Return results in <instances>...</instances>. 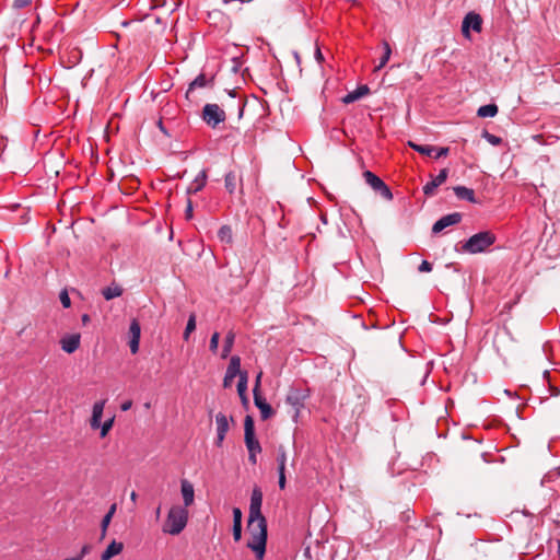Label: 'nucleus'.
<instances>
[{
	"instance_id": "f257e3e1",
	"label": "nucleus",
	"mask_w": 560,
	"mask_h": 560,
	"mask_svg": "<svg viewBox=\"0 0 560 560\" xmlns=\"http://www.w3.org/2000/svg\"><path fill=\"white\" fill-rule=\"evenodd\" d=\"M247 528L250 536L247 547L255 552L257 560H262L266 552L267 521L261 517L260 521L254 522V525L248 522Z\"/></svg>"
},
{
	"instance_id": "f03ea898",
	"label": "nucleus",
	"mask_w": 560,
	"mask_h": 560,
	"mask_svg": "<svg viewBox=\"0 0 560 560\" xmlns=\"http://www.w3.org/2000/svg\"><path fill=\"white\" fill-rule=\"evenodd\" d=\"M497 241V236L491 231H481L471 235L462 244V252L468 254H479L486 252Z\"/></svg>"
},
{
	"instance_id": "7ed1b4c3",
	"label": "nucleus",
	"mask_w": 560,
	"mask_h": 560,
	"mask_svg": "<svg viewBox=\"0 0 560 560\" xmlns=\"http://www.w3.org/2000/svg\"><path fill=\"white\" fill-rule=\"evenodd\" d=\"M188 521V511L183 506H172L168 511L163 532L171 535H178L186 527Z\"/></svg>"
},
{
	"instance_id": "20e7f679",
	"label": "nucleus",
	"mask_w": 560,
	"mask_h": 560,
	"mask_svg": "<svg viewBox=\"0 0 560 560\" xmlns=\"http://www.w3.org/2000/svg\"><path fill=\"white\" fill-rule=\"evenodd\" d=\"M310 397V389L303 387L292 386L290 387L285 404L292 408V419L296 422L301 410L305 407V401Z\"/></svg>"
},
{
	"instance_id": "39448f33",
	"label": "nucleus",
	"mask_w": 560,
	"mask_h": 560,
	"mask_svg": "<svg viewBox=\"0 0 560 560\" xmlns=\"http://www.w3.org/2000/svg\"><path fill=\"white\" fill-rule=\"evenodd\" d=\"M201 118L209 127L215 129L225 121L226 115L218 104L208 103L202 108Z\"/></svg>"
},
{
	"instance_id": "423d86ee",
	"label": "nucleus",
	"mask_w": 560,
	"mask_h": 560,
	"mask_svg": "<svg viewBox=\"0 0 560 560\" xmlns=\"http://www.w3.org/2000/svg\"><path fill=\"white\" fill-rule=\"evenodd\" d=\"M244 441L248 453H260L261 446L256 439L254 419L246 416L244 420Z\"/></svg>"
},
{
	"instance_id": "0eeeda50",
	"label": "nucleus",
	"mask_w": 560,
	"mask_h": 560,
	"mask_svg": "<svg viewBox=\"0 0 560 560\" xmlns=\"http://www.w3.org/2000/svg\"><path fill=\"white\" fill-rule=\"evenodd\" d=\"M363 177L366 184L376 192L380 194L384 199L392 200L393 192L390 188L384 183L382 178L375 175L371 171L363 172Z\"/></svg>"
},
{
	"instance_id": "6e6552de",
	"label": "nucleus",
	"mask_w": 560,
	"mask_h": 560,
	"mask_svg": "<svg viewBox=\"0 0 560 560\" xmlns=\"http://www.w3.org/2000/svg\"><path fill=\"white\" fill-rule=\"evenodd\" d=\"M261 504H262V492L260 488L254 487L252 491L250 497V504H249V516L248 522L250 525H254V522L260 521L261 517H265L261 514Z\"/></svg>"
},
{
	"instance_id": "1a4fd4ad",
	"label": "nucleus",
	"mask_w": 560,
	"mask_h": 560,
	"mask_svg": "<svg viewBox=\"0 0 560 560\" xmlns=\"http://www.w3.org/2000/svg\"><path fill=\"white\" fill-rule=\"evenodd\" d=\"M408 145L418 153L427 156H433L434 159L446 156L450 152V149L447 147L435 148L433 145L428 144H417L412 141H409Z\"/></svg>"
},
{
	"instance_id": "9d476101",
	"label": "nucleus",
	"mask_w": 560,
	"mask_h": 560,
	"mask_svg": "<svg viewBox=\"0 0 560 560\" xmlns=\"http://www.w3.org/2000/svg\"><path fill=\"white\" fill-rule=\"evenodd\" d=\"M244 371H241V358L238 355H233L230 359V363L228 365L224 378H223V386L230 387L233 383V380L238 376L241 377V374Z\"/></svg>"
},
{
	"instance_id": "9b49d317",
	"label": "nucleus",
	"mask_w": 560,
	"mask_h": 560,
	"mask_svg": "<svg viewBox=\"0 0 560 560\" xmlns=\"http://www.w3.org/2000/svg\"><path fill=\"white\" fill-rule=\"evenodd\" d=\"M462 221V214L459 212H453L440 218L432 226V233L438 234L444 229L458 224Z\"/></svg>"
},
{
	"instance_id": "f8f14e48",
	"label": "nucleus",
	"mask_w": 560,
	"mask_h": 560,
	"mask_svg": "<svg viewBox=\"0 0 560 560\" xmlns=\"http://www.w3.org/2000/svg\"><path fill=\"white\" fill-rule=\"evenodd\" d=\"M129 348L132 354H136L139 351V343L141 337V327L139 322L133 318L129 326Z\"/></svg>"
},
{
	"instance_id": "ddd939ff",
	"label": "nucleus",
	"mask_w": 560,
	"mask_h": 560,
	"mask_svg": "<svg viewBox=\"0 0 560 560\" xmlns=\"http://www.w3.org/2000/svg\"><path fill=\"white\" fill-rule=\"evenodd\" d=\"M482 27V19L479 14L475 12H469L463 21L462 24V31L463 33L468 36L469 30H474L475 32H480Z\"/></svg>"
},
{
	"instance_id": "4468645a",
	"label": "nucleus",
	"mask_w": 560,
	"mask_h": 560,
	"mask_svg": "<svg viewBox=\"0 0 560 560\" xmlns=\"http://www.w3.org/2000/svg\"><path fill=\"white\" fill-rule=\"evenodd\" d=\"M447 176H448V170L447 168L441 170L438 176L433 177L430 182H428L423 186V194L425 196H433L435 192V189L445 183V180L447 179Z\"/></svg>"
},
{
	"instance_id": "2eb2a0df",
	"label": "nucleus",
	"mask_w": 560,
	"mask_h": 560,
	"mask_svg": "<svg viewBox=\"0 0 560 560\" xmlns=\"http://www.w3.org/2000/svg\"><path fill=\"white\" fill-rule=\"evenodd\" d=\"M80 340H81L80 334H71V335L65 336L60 340L61 349L67 353H73L74 351H77L79 349Z\"/></svg>"
},
{
	"instance_id": "dca6fc26",
	"label": "nucleus",
	"mask_w": 560,
	"mask_h": 560,
	"mask_svg": "<svg viewBox=\"0 0 560 560\" xmlns=\"http://www.w3.org/2000/svg\"><path fill=\"white\" fill-rule=\"evenodd\" d=\"M254 404L259 409L262 420H267L273 416L275 411L272 407L267 402L261 394L256 393V395H254Z\"/></svg>"
},
{
	"instance_id": "f3484780",
	"label": "nucleus",
	"mask_w": 560,
	"mask_h": 560,
	"mask_svg": "<svg viewBox=\"0 0 560 560\" xmlns=\"http://www.w3.org/2000/svg\"><path fill=\"white\" fill-rule=\"evenodd\" d=\"M105 404H106V399H103V400H98V401L94 402V405H93L90 425L94 430H96L101 427V419L103 416Z\"/></svg>"
},
{
	"instance_id": "a211bd4d",
	"label": "nucleus",
	"mask_w": 560,
	"mask_h": 560,
	"mask_svg": "<svg viewBox=\"0 0 560 560\" xmlns=\"http://www.w3.org/2000/svg\"><path fill=\"white\" fill-rule=\"evenodd\" d=\"M207 180H208V172H207V170H202L201 172H199V174L195 177V179L188 186L187 195L197 194L198 191L202 190V188L207 184Z\"/></svg>"
},
{
	"instance_id": "6ab92c4d",
	"label": "nucleus",
	"mask_w": 560,
	"mask_h": 560,
	"mask_svg": "<svg viewBox=\"0 0 560 560\" xmlns=\"http://www.w3.org/2000/svg\"><path fill=\"white\" fill-rule=\"evenodd\" d=\"M180 491L185 504V509L190 506L195 500V490L194 486L186 479H183L180 482Z\"/></svg>"
},
{
	"instance_id": "aec40b11",
	"label": "nucleus",
	"mask_w": 560,
	"mask_h": 560,
	"mask_svg": "<svg viewBox=\"0 0 560 560\" xmlns=\"http://www.w3.org/2000/svg\"><path fill=\"white\" fill-rule=\"evenodd\" d=\"M370 93V89L368 85H360L354 91L349 92L347 95L342 97V102L345 104H351L361 97L368 95Z\"/></svg>"
},
{
	"instance_id": "412c9836",
	"label": "nucleus",
	"mask_w": 560,
	"mask_h": 560,
	"mask_svg": "<svg viewBox=\"0 0 560 560\" xmlns=\"http://www.w3.org/2000/svg\"><path fill=\"white\" fill-rule=\"evenodd\" d=\"M454 194L460 200H467L471 203H477V199L475 197V191L471 188L465 186H456L453 188Z\"/></svg>"
},
{
	"instance_id": "4be33fe9",
	"label": "nucleus",
	"mask_w": 560,
	"mask_h": 560,
	"mask_svg": "<svg viewBox=\"0 0 560 560\" xmlns=\"http://www.w3.org/2000/svg\"><path fill=\"white\" fill-rule=\"evenodd\" d=\"M122 542L113 540L101 555V560H110L113 557L119 555L122 551Z\"/></svg>"
},
{
	"instance_id": "5701e85b",
	"label": "nucleus",
	"mask_w": 560,
	"mask_h": 560,
	"mask_svg": "<svg viewBox=\"0 0 560 560\" xmlns=\"http://www.w3.org/2000/svg\"><path fill=\"white\" fill-rule=\"evenodd\" d=\"M233 537L235 541L242 537V511L238 508L233 509Z\"/></svg>"
},
{
	"instance_id": "b1692460",
	"label": "nucleus",
	"mask_w": 560,
	"mask_h": 560,
	"mask_svg": "<svg viewBox=\"0 0 560 560\" xmlns=\"http://www.w3.org/2000/svg\"><path fill=\"white\" fill-rule=\"evenodd\" d=\"M234 341H235V334L233 330H230L224 338L223 348H222V352H221L222 359H226L229 357V354L231 353L232 348L234 346Z\"/></svg>"
},
{
	"instance_id": "393cba45",
	"label": "nucleus",
	"mask_w": 560,
	"mask_h": 560,
	"mask_svg": "<svg viewBox=\"0 0 560 560\" xmlns=\"http://www.w3.org/2000/svg\"><path fill=\"white\" fill-rule=\"evenodd\" d=\"M238 178L235 174V172H229L225 174L224 176V186H225V189L228 190V192L230 195H233L236 190V187H237V183H238Z\"/></svg>"
},
{
	"instance_id": "a878e982",
	"label": "nucleus",
	"mask_w": 560,
	"mask_h": 560,
	"mask_svg": "<svg viewBox=\"0 0 560 560\" xmlns=\"http://www.w3.org/2000/svg\"><path fill=\"white\" fill-rule=\"evenodd\" d=\"M499 112V108L495 104H487L482 105L478 108L477 115L478 117L486 118V117H494Z\"/></svg>"
},
{
	"instance_id": "bb28decb",
	"label": "nucleus",
	"mask_w": 560,
	"mask_h": 560,
	"mask_svg": "<svg viewBox=\"0 0 560 560\" xmlns=\"http://www.w3.org/2000/svg\"><path fill=\"white\" fill-rule=\"evenodd\" d=\"M217 434L225 435L229 431V421L224 413L219 412L215 416Z\"/></svg>"
},
{
	"instance_id": "cd10ccee",
	"label": "nucleus",
	"mask_w": 560,
	"mask_h": 560,
	"mask_svg": "<svg viewBox=\"0 0 560 560\" xmlns=\"http://www.w3.org/2000/svg\"><path fill=\"white\" fill-rule=\"evenodd\" d=\"M218 237L222 243L232 244L233 233L231 226L222 225L218 231Z\"/></svg>"
},
{
	"instance_id": "c85d7f7f",
	"label": "nucleus",
	"mask_w": 560,
	"mask_h": 560,
	"mask_svg": "<svg viewBox=\"0 0 560 560\" xmlns=\"http://www.w3.org/2000/svg\"><path fill=\"white\" fill-rule=\"evenodd\" d=\"M102 294L105 300L109 301L120 296L122 294V289L118 285H109L102 290Z\"/></svg>"
},
{
	"instance_id": "c756f323",
	"label": "nucleus",
	"mask_w": 560,
	"mask_h": 560,
	"mask_svg": "<svg viewBox=\"0 0 560 560\" xmlns=\"http://www.w3.org/2000/svg\"><path fill=\"white\" fill-rule=\"evenodd\" d=\"M115 512H116V504L114 503L110 505L108 512L104 515V517L102 520V523H101L102 538L105 537L107 527H108Z\"/></svg>"
},
{
	"instance_id": "7c9ffc66",
	"label": "nucleus",
	"mask_w": 560,
	"mask_h": 560,
	"mask_svg": "<svg viewBox=\"0 0 560 560\" xmlns=\"http://www.w3.org/2000/svg\"><path fill=\"white\" fill-rule=\"evenodd\" d=\"M383 48L384 54L380 59V63L375 67V71L381 70L385 65L388 62L390 55H392V48L387 42H383Z\"/></svg>"
},
{
	"instance_id": "2f4dec72",
	"label": "nucleus",
	"mask_w": 560,
	"mask_h": 560,
	"mask_svg": "<svg viewBox=\"0 0 560 560\" xmlns=\"http://www.w3.org/2000/svg\"><path fill=\"white\" fill-rule=\"evenodd\" d=\"M207 85V78L203 73H200L195 78V80L189 84V88L186 92V97H189L190 92L196 88H205Z\"/></svg>"
},
{
	"instance_id": "473e14b6",
	"label": "nucleus",
	"mask_w": 560,
	"mask_h": 560,
	"mask_svg": "<svg viewBox=\"0 0 560 560\" xmlns=\"http://www.w3.org/2000/svg\"><path fill=\"white\" fill-rule=\"evenodd\" d=\"M196 329V315L195 314H190L189 315V318L187 320V325H186V328L184 330V334H183V338L185 340H188L189 339V336L190 334Z\"/></svg>"
},
{
	"instance_id": "72a5a7b5",
	"label": "nucleus",
	"mask_w": 560,
	"mask_h": 560,
	"mask_svg": "<svg viewBox=\"0 0 560 560\" xmlns=\"http://www.w3.org/2000/svg\"><path fill=\"white\" fill-rule=\"evenodd\" d=\"M247 383H248L247 372H243L241 374V377L238 378V383H237L238 396H243V395L246 394V392H247Z\"/></svg>"
},
{
	"instance_id": "f704fd0d",
	"label": "nucleus",
	"mask_w": 560,
	"mask_h": 560,
	"mask_svg": "<svg viewBox=\"0 0 560 560\" xmlns=\"http://www.w3.org/2000/svg\"><path fill=\"white\" fill-rule=\"evenodd\" d=\"M482 137L492 145H499L502 142V139L500 137L492 135L487 130L482 131Z\"/></svg>"
},
{
	"instance_id": "c9c22d12",
	"label": "nucleus",
	"mask_w": 560,
	"mask_h": 560,
	"mask_svg": "<svg viewBox=\"0 0 560 560\" xmlns=\"http://www.w3.org/2000/svg\"><path fill=\"white\" fill-rule=\"evenodd\" d=\"M277 464H278V466L287 465V452L282 445L279 446L278 451H277Z\"/></svg>"
},
{
	"instance_id": "e433bc0d",
	"label": "nucleus",
	"mask_w": 560,
	"mask_h": 560,
	"mask_svg": "<svg viewBox=\"0 0 560 560\" xmlns=\"http://www.w3.org/2000/svg\"><path fill=\"white\" fill-rule=\"evenodd\" d=\"M113 424H114V418H110V419L106 420L104 423H101V427L98 428V429H101V438H105L108 434V432L113 428Z\"/></svg>"
},
{
	"instance_id": "4c0bfd02",
	"label": "nucleus",
	"mask_w": 560,
	"mask_h": 560,
	"mask_svg": "<svg viewBox=\"0 0 560 560\" xmlns=\"http://www.w3.org/2000/svg\"><path fill=\"white\" fill-rule=\"evenodd\" d=\"M220 334L218 331L213 332L210 338L209 348L212 353H217L219 347Z\"/></svg>"
},
{
	"instance_id": "58836bf2",
	"label": "nucleus",
	"mask_w": 560,
	"mask_h": 560,
	"mask_svg": "<svg viewBox=\"0 0 560 560\" xmlns=\"http://www.w3.org/2000/svg\"><path fill=\"white\" fill-rule=\"evenodd\" d=\"M59 299H60V302H61V304H62V306H63L65 308L70 307V305H71V300H70V298H69V295H68V292H67L66 290L61 291V293H60V295H59Z\"/></svg>"
},
{
	"instance_id": "ea45409f",
	"label": "nucleus",
	"mask_w": 560,
	"mask_h": 560,
	"mask_svg": "<svg viewBox=\"0 0 560 560\" xmlns=\"http://www.w3.org/2000/svg\"><path fill=\"white\" fill-rule=\"evenodd\" d=\"M32 3V0H13V8L14 9H24L28 7Z\"/></svg>"
},
{
	"instance_id": "a19ab883",
	"label": "nucleus",
	"mask_w": 560,
	"mask_h": 560,
	"mask_svg": "<svg viewBox=\"0 0 560 560\" xmlns=\"http://www.w3.org/2000/svg\"><path fill=\"white\" fill-rule=\"evenodd\" d=\"M418 270L420 272H430L432 270V264L428 260H422L418 267Z\"/></svg>"
},
{
	"instance_id": "79ce46f5",
	"label": "nucleus",
	"mask_w": 560,
	"mask_h": 560,
	"mask_svg": "<svg viewBox=\"0 0 560 560\" xmlns=\"http://www.w3.org/2000/svg\"><path fill=\"white\" fill-rule=\"evenodd\" d=\"M261 376H262V372H259L256 376V380H255V386L253 388V394L256 395L257 394H261L260 393V383H261Z\"/></svg>"
},
{
	"instance_id": "37998d69",
	"label": "nucleus",
	"mask_w": 560,
	"mask_h": 560,
	"mask_svg": "<svg viewBox=\"0 0 560 560\" xmlns=\"http://www.w3.org/2000/svg\"><path fill=\"white\" fill-rule=\"evenodd\" d=\"M92 550V546L86 544L84 546H82L80 552L75 556V557H80V560H83V558L89 555Z\"/></svg>"
},
{
	"instance_id": "c03bdc74",
	"label": "nucleus",
	"mask_w": 560,
	"mask_h": 560,
	"mask_svg": "<svg viewBox=\"0 0 560 560\" xmlns=\"http://www.w3.org/2000/svg\"><path fill=\"white\" fill-rule=\"evenodd\" d=\"M245 104H246L245 101L242 97H240L238 101H237V108H238V116L240 117L243 116Z\"/></svg>"
},
{
	"instance_id": "a18cd8bd",
	"label": "nucleus",
	"mask_w": 560,
	"mask_h": 560,
	"mask_svg": "<svg viewBox=\"0 0 560 560\" xmlns=\"http://www.w3.org/2000/svg\"><path fill=\"white\" fill-rule=\"evenodd\" d=\"M185 212H186V218L187 219H191V217H192V202H191L190 199H188V201H187V207H186V211Z\"/></svg>"
},
{
	"instance_id": "49530a36",
	"label": "nucleus",
	"mask_w": 560,
	"mask_h": 560,
	"mask_svg": "<svg viewBox=\"0 0 560 560\" xmlns=\"http://www.w3.org/2000/svg\"><path fill=\"white\" fill-rule=\"evenodd\" d=\"M132 407V400H125L121 405H120V409L122 411H128L130 408Z\"/></svg>"
},
{
	"instance_id": "de8ad7c7",
	"label": "nucleus",
	"mask_w": 560,
	"mask_h": 560,
	"mask_svg": "<svg viewBox=\"0 0 560 560\" xmlns=\"http://www.w3.org/2000/svg\"><path fill=\"white\" fill-rule=\"evenodd\" d=\"M257 454L258 453H248V460L252 465L257 464Z\"/></svg>"
},
{
	"instance_id": "09e8293b",
	"label": "nucleus",
	"mask_w": 560,
	"mask_h": 560,
	"mask_svg": "<svg viewBox=\"0 0 560 560\" xmlns=\"http://www.w3.org/2000/svg\"><path fill=\"white\" fill-rule=\"evenodd\" d=\"M315 58L318 62H322L324 60V56L320 51V48L319 47H316V50H315Z\"/></svg>"
},
{
	"instance_id": "8fccbe9b",
	"label": "nucleus",
	"mask_w": 560,
	"mask_h": 560,
	"mask_svg": "<svg viewBox=\"0 0 560 560\" xmlns=\"http://www.w3.org/2000/svg\"><path fill=\"white\" fill-rule=\"evenodd\" d=\"M224 439H225V435L217 434L215 445L219 447L222 446Z\"/></svg>"
},
{
	"instance_id": "3c124183",
	"label": "nucleus",
	"mask_w": 560,
	"mask_h": 560,
	"mask_svg": "<svg viewBox=\"0 0 560 560\" xmlns=\"http://www.w3.org/2000/svg\"><path fill=\"white\" fill-rule=\"evenodd\" d=\"M285 487V475L279 477V488L284 489Z\"/></svg>"
},
{
	"instance_id": "603ef678",
	"label": "nucleus",
	"mask_w": 560,
	"mask_h": 560,
	"mask_svg": "<svg viewBox=\"0 0 560 560\" xmlns=\"http://www.w3.org/2000/svg\"><path fill=\"white\" fill-rule=\"evenodd\" d=\"M241 400H242V404L244 406H247L248 405V397H247V394L243 395V396H240Z\"/></svg>"
},
{
	"instance_id": "864d4df0",
	"label": "nucleus",
	"mask_w": 560,
	"mask_h": 560,
	"mask_svg": "<svg viewBox=\"0 0 560 560\" xmlns=\"http://www.w3.org/2000/svg\"><path fill=\"white\" fill-rule=\"evenodd\" d=\"M158 126L163 133L167 135V131L163 126L162 119L159 120Z\"/></svg>"
},
{
	"instance_id": "5fc2aeb1",
	"label": "nucleus",
	"mask_w": 560,
	"mask_h": 560,
	"mask_svg": "<svg viewBox=\"0 0 560 560\" xmlns=\"http://www.w3.org/2000/svg\"><path fill=\"white\" fill-rule=\"evenodd\" d=\"M81 319H82V323L84 325H86L90 322V316L88 314H83Z\"/></svg>"
},
{
	"instance_id": "6e6d98bb",
	"label": "nucleus",
	"mask_w": 560,
	"mask_h": 560,
	"mask_svg": "<svg viewBox=\"0 0 560 560\" xmlns=\"http://www.w3.org/2000/svg\"><path fill=\"white\" fill-rule=\"evenodd\" d=\"M284 471H285V466H278L279 477L282 476V475H285Z\"/></svg>"
},
{
	"instance_id": "4d7b16f0",
	"label": "nucleus",
	"mask_w": 560,
	"mask_h": 560,
	"mask_svg": "<svg viewBox=\"0 0 560 560\" xmlns=\"http://www.w3.org/2000/svg\"><path fill=\"white\" fill-rule=\"evenodd\" d=\"M137 498H138L137 493H136L135 491H132V492H131V494H130V499H131V501H132L133 503H136Z\"/></svg>"
},
{
	"instance_id": "13d9d810",
	"label": "nucleus",
	"mask_w": 560,
	"mask_h": 560,
	"mask_svg": "<svg viewBox=\"0 0 560 560\" xmlns=\"http://www.w3.org/2000/svg\"><path fill=\"white\" fill-rule=\"evenodd\" d=\"M161 515V505H158V508L155 509V516L156 518H159Z\"/></svg>"
},
{
	"instance_id": "bf43d9fd",
	"label": "nucleus",
	"mask_w": 560,
	"mask_h": 560,
	"mask_svg": "<svg viewBox=\"0 0 560 560\" xmlns=\"http://www.w3.org/2000/svg\"><path fill=\"white\" fill-rule=\"evenodd\" d=\"M557 555L560 559V539H557Z\"/></svg>"
},
{
	"instance_id": "052dcab7",
	"label": "nucleus",
	"mask_w": 560,
	"mask_h": 560,
	"mask_svg": "<svg viewBox=\"0 0 560 560\" xmlns=\"http://www.w3.org/2000/svg\"><path fill=\"white\" fill-rule=\"evenodd\" d=\"M63 560H80V557H72V558H67V559H63Z\"/></svg>"
},
{
	"instance_id": "680f3d73",
	"label": "nucleus",
	"mask_w": 560,
	"mask_h": 560,
	"mask_svg": "<svg viewBox=\"0 0 560 560\" xmlns=\"http://www.w3.org/2000/svg\"><path fill=\"white\" fill-rule=\"evenodd\" d=\"M235 91L230 92V96L235 97Z\"/></svg>"
}]
</instances>
